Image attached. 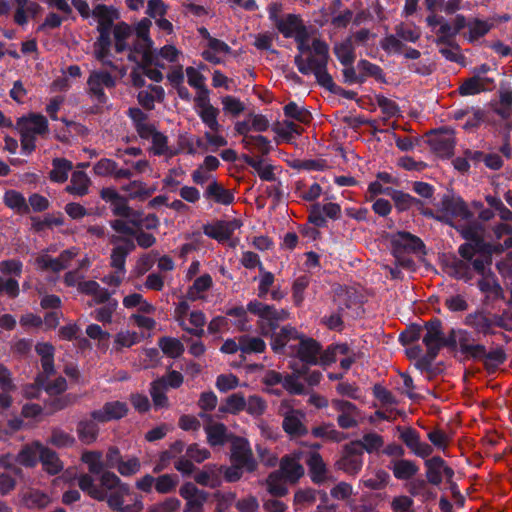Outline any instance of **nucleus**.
<instances>
[{
  "label": "nucleus",
  "instance_id": "12",
  "mask_svg": "<svg viewBox=\"0 0 512 512\" xmlns=\"http://www.w3.org/2000/svg\"><path fill=\"white\" fill-rule=\"evenodd\" d=\"M426 468V479L427 482L439 486L442 483L443 477L446 480L454 477V470L447 465L446 461L440 456H433L430 459H426L424 462Z\"/></svg>",
  "mask_w": 512,
  "mask_h": 512
},
{
  "label": "nucleus",
  "instance_id": "19",
  "mask_svg": "<svg viewBox=\"0 0 512 512\" xmlns=\"http://www.w3.org/2000/svg\"><path fill=\"white\" fill-rule=\"evenodd\" d=\"M422 342L426 347V350L432 349V351L440 352V342L443 335V324L439 318H432L426 321L423 325Z\"/></svg>",
  "mask_w": 512,
  "mask_h": 512
},
{
  "label": "nucleus",
  "instance_id": "45",
  "mask_svg": "<svg viewBox=\"0 0 512 512\" xmlns=\"http://www.w3.org/2000/svg\"><path fill=\"white\" fill-rule=\"evenodd\" d=\"M3 201L7 207L16 210L20 214H28L30 212V208L25 197L22 193L16 190L6 191Z\"/></svg>",
  "mask_w": 512,
  "mask_h": 512
},
{
  "label": "nucleus",
  "instance_id": "58",
  "mask_svg": "<svg viewBox=\"0 0 512 512\" xmlns=\"http://www.w3.org/2000/svg\"><path fill=\"white\" fill-rule=\"evenodd\" d=\"M283 111L286 117L301 123H308L311 119V113L306 108L298 106L294 101L287 103Z\"/></svg>",
  "mask_w": 512,
  "mask_h": 512
},
{
  "label": "nucleus",
  "instance_id": "64",
  "mask_svg": "<svg viewBox=\"0 0 512 512\" xmlns=\"http://www.w3.org/2000/svg\"><path fill=\"white\" fill-rule=\"evenodd\" d=\"M267 408L266 401L258 395H250L246 400V411L249 415L257 418L264 414Z\"/></svg>",
  "mask_w": 512,
  "mask_h": 512
},
{
  "label": "nucleus",
  "instance_id": "32",
  "mask_svg": "<svg viewBox=\"0 0 512 512\" xmlns=\"http://www.w3.org/2000/svg\"><path fill=\"white\" fill-rule=\"evenodd\" d=\"M135 243L132 239H124L123 245L115 246L111 252V266L117 270V272L124 274L126 272L125 263L126 258L130 252L135 249Z\"/></svg>",
  "mask_w": 512,
  "mask_h": 512
},
{
  "label": "nucleus",
  "instance_id": "1",
  "mask_svg": "<svg viewBox=\"0 0 512 512\" xmlns=\"http://www.w3.org/2000/svg\"><path fill=\"white\" fill-rule=\"evenodd\" d=\"M461 237L466 240L458 247L460 257L453 256L447 262L449 275L455 279L469 282L473 279L470 263L478 256L486 255L487 251L491 253V246L483 239V226L474 217L471 220L464 221L455 226Z\"/></svg>",
  "mask_w": 512,
  "mask_h": 512
},
{
  "label": "nucleus",
  "instance_id": "36",
  "mask_svg": "<svg viewBox=\"0 0 512 512\" xmlns=\"http://www.w3.org/2000/svg\"><path fill=\"white\" fill-rule=\"evenodd\" d=\"M146 12L156 20L159 29L169 32L173 30L172 23L163 17L166 14V5L162 0H149Z\"/></svg>",
  "mask_w": 512,
  "mask_h": 512
},
{
  "label": "nucleus",
  "instance_id": "53",
  "mask_svg": "<svg viewBox=\"0 0 512 512\" xmlns=\"http://www.w3.org/2000/svg\"><path fill=\"white\" fill-rule=\"evenodd\" d=\"M89 178L82 171H74L71 176V185L67 187L70 193L84 196L88 193Z\"/></svg>",
  "mask_w": 512,
  "mask_h": 512
},
{
  "label": "nucleus",
  "instance_id": "39",
  "mask_svg": "<svg viewBox=\"0 0 512 512\" xmlns=\"http://www.w3.org/2000/svg\"><path fill=\"white\" fill-rule=\"evenodd\" d=\"M389 468L398 480H410L419 471V467L412 460L399 459L391 462Z\"/></svg>",
  "mask_w": 512,
  "mask_h": 512
},
{
  "label": "nucleus",
  "instance_id": "7",
  "mask_svg": "<svg viewBox=\"0 0 512 512\" xmlns=\"http://www.w3.org/2000/svg\"><path fill=\"white\" fill-rule=\"evenodd\" d=\"M363 455L360 452L358 442H350L344 445L340 458L335 466L338 470L345 472L350 476H356L363 467Z\"/></svg>",
  "mask_w": 512,
  "mask_h": 512
},
{
  "label": "nucleus",
  "instance_id": "10",
  "mask_svg": "<svg viewBox=\"0 0 512 512\" xmlns=\"http://www.w3.org/2000/svg\"><path fill=\"white\" fill-rule=\"evenodd\" d=\"M231 462L244 466L247 472H254L257 469V462L253 456L252 449L247 439L235 437L231 443Z\"/></svg>",
  "mask_w": 512,
  "mask_h": 512
},
{
  "label": "nucleus",
  "instance_id": "42",
  "mask_svg": "<svg viewBox=\"0 0 512 512\" xmlns=\"http://www.w3.org/2000/svg\"><path fill=\"white\" fill-rule=\"evenodd\" d=\"M46 442L58 449H62L73 447L76 443V439L73 435L64 431L60 427H52L51 435Z\"/></svg>",
  "mask_w": 512,
  "mask_h": 512
},
{
  "label": "nucleus",
  "instance_id": "20",
  "mask_svg": "<svg viewBox=\"0 0 512 512\" xmlns=\"http://www.w3.org/2000/svg\"><path fill=\"white\" fill-rule=\"evenodd\" d=\"M305 414L300 410L290 409L284 415L282 421L283 430L291 437H302L308 434L307 427L303 424Z\"/></svg>",
  "mask_w": 512,
  "mask_h": 512
},
{
  "label": "nucleus",
  "instance_id": "21",
  "mask_svg": "<svg viewBox=\"0 0 512 512\" xmlns=\"http://www.w3.org/2000/svg\"><path fill=\"white\" fill-rule=\"evenodd\" d=\"M481 350L477 352L473 361H484V367L488 372H494L507 360V355L502 347H496L487 351L485 345L481 344Z\"/></svg>",
  "mask_w": 512,
  "mask_h": 512
},
{
  "label": "nucleus",
  "instance_id": "59",
  "mask_svg": "<svg viewBox=\"0 0 512 512\" xmlns=\"http://www.w3.org/2000/svg\"><path fill=\"white\" fill-rule=\"evenodd\" d=\"M242 143L246 149L255 147L262 155H268L272 150L271 141L262 135H253L243 138Z\"/></svg>",
  "mask_w": 512,
  "mask_h": 512
},
{
  "label": "nucleus",
  "instance_id": "51",
  "mask_svg": "<svg viewBox=\"0 0 512 512\" xmlns=\"http://www.w3.org/2000/svg\"><path fill=\"white\" fill-rule=\"evenodd\" d=\"M242 354L263 353L266 350V343L260 337L242 335L239 337Z\"/></svg>",
  "mask_w": 512,
  "mask_h": 512
},
{
  "label": "nucleus",
  "instance_id": "15",
  "mask_svg": "<svg viewBox=\"0 0 512 512\" xmlns=\"http://www.w3.org/2000/svg\"><path fill=\"white\" fill-rule=\"evenodd\" d=\"M136 38L133 40L129 48L128 59L137 64L149 65L152 63L151 48L153 41L149 37L150 34H135Z\"/></svg>",
  "mask_w": 512,
  "mask_h": 512
},
{
  "label": "nucleus",
  "instance_id": "40",
  "mask_svg": "<svg viewBox=\"0 0 512 512\" xmlns=\"http://www.w3.org/2000/svg\"><path fill=\"white\" fill-rule=\"evenodd\" d=\"M52 167L49 172L50 180L56 183H64L68 179L69 172L73 169V164L66 158H54Z\"/></svg>",
  "mask_w": 512,
  "mask_h": 512
},
{
  "label": "nucleus",
  "instance_id": "47",
  "mask_svg": "<svg viewBox=\"0 0 512 512\" xmlns=\"http://www.w3.org/2000/svg\"><path fill=\"white\" fill-rule=\"evenodd\" d=\"M166 389L165 378H158L151 383L150 395L156 408H164L168 406Z\"/></svg>",
  "mask_w": 512,
  "mask_h": 512
},
{
  "label": "nucleus",
  "instance_id": "25",
  "mask_svg": "<svg viewBox=\"0 0 512 512\" xmlns=\"http://www.w3.org/2000/svg\"><path fill=\"white\" fill-rule=\"evenodd\" d=\"M204 198L212 201L213 203L228 206L231 205L235 196L232 190L226 189L222 184L218 181L213 180L206 187L204 194Z\"/></svg>",
  "mask_w": 512,
  "mask_h": 512
},
{
  "label": "nucleus",
  "instance_id": "26",
  "mask_svg": "<svg viewBox=\"0 0 512 512\" xmlns=\"http://www.w3.org/2000/svg\"><path fill=\"white\" fill-rule=\"evenodd\" d=\"M464 323L471 327L476 333L483 336L494 335L489 314L484 310H477L465 317Z\"/></svg>",
  "mask_w": 512,
  "mask_h": 512
},
{
  "label": "nucleus",
  "instance_id": "31",
  "mask_svg": "<svg viewBox=\"0 0 512 512\" xmlns=\"http://www.w3.org/2000/svg\"><path fill=\"white\" fill-rule=\"evenodd\" d=\"M92 15L98 22V32H109L114 21L119 17V13L115 8L103 4L97 5L93 9Z\"/></svg>",
  "mask_w": 512,
  "mask_h": 512
},
{
  "label": "nucleus",
  "instance_id": "56",
  "mask_svg": "<svg viewBox=\"0 0 512 512\" xmlns=\"http://www.w3.org/2000/svg\"><path fill=\"white\" fill-rule=\"evenodd\" d=\"M81 460L87 464L91 474L98 475L105 468L102 461V452L100 451H86L82 454Z\"/></svg>",
  "mask_w": 512,
  "mask_h": 512
},
{
  "label": "nucleus",
  "instance_id": "4",
  "mask_svg": "<svg viewBox=\"0 0 512 512\" xmlns=\"http://www.w3.org/2000/svg\"><path fill=\"white\" fill-rule=\"evenodd\" d=\"M282 11L283 4L280 2H272L268 6L269 18L278 32H307L300 15L282 14Z\"/></svg>",
  "mask_w": 512,
  "mask_h": 512
},
{
  "label": "nucleus",
  "instance_id": "37",
  "mask_svg": "<svg viewBox=\"0 0 512 512\" xmlns=\"http://www.w3.org/2000/svg\"><path fill=\"white\" fill-rule=\"evenodd\" d=\"M391 199L394 201L395 207L399 212L408 211L412 208H416L417 210H421L424 206L423 201L409 193H405L401 190H396L393 188L390 195Z\"/></svg>",
  "mask_w": 512,
  "mask_h": 512
},
{
  "label": "nucleus",
  "instance_id": "8",
  "mask_svg": "<svg viewBox=\"0 0 512 512\" xmlns=\"http://www.w3.org/2000/svg\"><path fill=\"white\" fill-rule=\"evenodd\" d=\"M370 34H349L344 40L336 42L333 52L343 66L353 64L356 59L355 46L369 40Z\"/></svg>",
  "mask_w": 512,
  "mask_h": 512
},
{
  "label": "nucleus",
  "instance_id": "13",
  "mask_svg": "<svg viewBox=\"0 0 512 512\" xmlns=\"http://www.w3.org/2000/svg\"><path fill=\"white\" fill-rule=\"evenodd\" d=\"M399 438L410 451L418 457L427 458L433 453V448L426 442H422L419 432L412 427L398 426Z\"/></svg>",
  "mask_w": 512,
  "mask_h": 512
},
{
  "label": "nucleus",
  "instance_id": "22",
  "mask_svg": "<svg viewBox=\"0 0 512 512\" xmlns=\"http://www.w3.org/2000/svg\"><path fill=\"white\" fill-rule=\"evenodd\" d=\"M495 87V81L489 77H470L465 79L458 88L461 96H472L484 91L492 90Z\"/></svg>",
  "mask_w": 512,
  "mask_h": 512
},
{
  "label": "nucleus",
  "instance_id": "23",
  "mask_svg": "<svg viewBox=\"0 0 512 512\" xmlns=\"http://www.w3.org/2000/svg\"><path fill=\"white\" fill-rule=\"evenodd\" d=\"M442 207L447 215L452 218H459L462 221L471 220L474 216L461 197H445L442 200Z\"/></svg>",
  "mask_w": 512,
  "mask_h": 512
},
{
  "label": "nucleus",
  "instance_id": "62",
  "mask_svg": "<svg viewBox=\"0 0 512 512\" xmlns=\"http://www.w3.org/2000/svg\"><path fill=\"white\" fill-rule=\"evenodd\" d=\"M438 355L439 353L432 351V349L426 350V353L417 359L415 367L421 372L428 373L429 379H431L432 376L436 375L437 373L436 369L432 366V364Z\"/></svg>",
  "mask_w": 512,
  "mask_h": 512
},
{
  "label": "nucleus",
  "instance_id": "49",
  "mask_svg": "<svg viewBox=\"0 0 512 512\" xmlns=\"http://www.w3.org/2000/svg\"><path fill=\"white\" fill-rule=\"evenodd\" d=\"M311 434L315 438L327 439L334 442H340L345 439V435L336 430L332 423H324L322 425L313 427Z\"/></svg>",
  "mask_w": 512,
  "mask_h": 512
},
{
  "label": "nucleus",
  "instance_id": "54",
  "mask_svg": "<svg viewBox=\"0 0 512 512\" xmlns=\"http://www.w3.org/2000/svg\"><path fill=\"white\" fill-rule=\"evenodd\" d=\"M219 110L213 105L206 106L198 111V116L202 122L213 132H219L221 125L218 122Z\"/></svg>",
  "mask_w": 512,
  "mask_h": 512
},
{
  "label": "nucleus",
  "instance_id": "55",
  "mask_svg": "<svg viewBox=\"0 0 512 512\" xmlns=\"http://www.w3.org/2000/svg\"><path fill=\"white\" fill-rule=\"evenodd\" d=\"M354 442H358L362 455L364 451L367 453L376 452L384 444L383 437L377 433H367L363 436L362 440H355Z\"/></svg>",
  "mask_w": 512,
  "mask_h": 512
},
{
  "label": "nucleus",
  "instance_id": "35",
  "mask_svg": "<svg viewBox=\"0 0 512 512\" xmlns=\"http://www.w3.org/2000/svg\"><path fill=\"white\" fill-rule=\"evenodd\" d=\"M98 423L92 417L90 419H82L77 423L76 431L80 442L90 445L97 440L100 431Z\"/></svg>",
  "mask_w": 512,
  "mask_h": 512
},
{
  "label": "nucleus",
  "instance_id": "38",
  "mask_svg": "<svg viewBox=\"0 0 512 512\" xmlns=\"http://www.w3.org/2000/svg\"><path fill=\"white\" fill-rule=\"evenodd\" d=\"M309 468L310 478L315 484H322L325 481L327 471L322 456L318 452H311L306 459Z\"/></svg>",
  "mask_w": 512,
  "mask_h": 512
},
{
  "label": "nucleus",
  "instance_id": "61",
  "mask_svg": "<svg viewBox=\"0 0 512 512\" xmlns=\"http://www.w3.org/2000/svg\"><path fill=\"white\" fill-rule=\"evenodd\" d=\"M100 474V483L102 487L109 490L118 488L122 492L129 493V485L122 483L120 478L114 472L102 471Z\"/></svg>",
  "mask_w": 512,
  "mask_h": 512
},
{
  "label": "nucleus",
  "instance_id": "46",
  "mask_svg": "<svg viewBox=\"0 0 512 512\" xmlns=\"http://www.w3.org/2000/svg\"><path fill=\"white\" fill-rule=\"evenodd\" d=\"M246 408V399L243 393H233L229 395L225 400V405L219 407V411L222 413H229L237 415L244 411Z\"/></svg>",
  "mask_w": 512,
  "mask_h": 512
},
{
  "label": "nucleus",
  "instance_id": "33",
  "mask_svg": "<svg viewBox=\"0 0 512 512\" xmlns=\"http://www.w3.org/2000/svg\"><path fill=\"white\" fill-rule=\"evenodd\" d=\"M480 346V343H475L472 332L458 329V349L466 360H474L477 352L481 350Z\"/></svg>",
  "mask_w": 512,
  "mask_h": 512
},
{
  "label": "nucleus",
  "instance_id": "60",
  "mask_svg": "<svg viewBox=\"0 0 512 512\" xmlns=\"http://www.w3.org/2000/svg\"><path fill=\"white\" fill-rule=\"evenodd\" d=\"M41 7L36 2H31L28 6L17 7L14 14V21L20 26L28 22L29 18H35L40 12Z\"/></svg>",
  "mask_w": 512,
  "mask_h": 512
},
{
  "label": "nucleus",
  "instance_id": "27",
  "mask_svg": "<svg viewBox=\"0 0 512 512\" xmlns=\"http://www.w3.org/2000/svg\"><path fill=\"white\" fill-rule=\"evenodd\" d=\"M17 128L33 135H43L48 131V120L41 114L32 113L28 117L19 118Z\"/></svg>",
  "mask_w": 512,
  "mask_h": 512
},
{
  "label": "nucleus",
  "instance_id": "29",
  "mask_svg": "<svg viewBox=\"0 0 512 512\" xmlns=\"http://www.w3.org/2000/svg\"><path fill=\"white\" fill-rule=\"evenodd\" d=\"M456 34H441L439 38H437L436 44L438 47L439 53L446 59L455 63H463L465 57L459 53V47L457 45H453V36Z\"/></svg>",
  "mask_w": 512,
  "mask_h": 512
},
{
  "label": "nucleus",
  "instance_id": "28",
  "mask_svg": "<svg viewBox=\"0 0 512 512\" xmlns=\"http://www.w3.org/2000/svg\"><path fill=\"white\" fill-rule=\"evenodd\" d=\"M35 445L40 448L39 461L43 465L44 470L50 475L60 473L64 465L58 454L42 443H36Z\"/></svg>",
  "mask_w": 512,
  "mask_h": 512
},
{
  "label": "nucleus",
  "instance_id": "41",
  "mask_svg": "<svg viewBox=\"0 0 512 512\" xmlns=\"http://www.w3.org/2000/svg\"><path fill=\"white\" fill-rule=\"evenodd\" d=\"M41 443L38 440L33 441L31 444H27L22 447V449L19 451V453L16 456V461L22 466L25 467H35L38 460H39V454H40V448L37 447L35 444Z\"/></svg>",
  "mask_w": 512,
  "mask_h": 512
},
{
  "label": "nucleus",
  "instance_id": "34",
  "mask_svg": "<svg viewBox=\"0 0 512 512\" xmlns=\"http://www.w3.org/2000/svg\"><path fill=\"white\" fill-rule=\"evenodd\" d=\"M276 472H280L285 480L296 483L304 475V468L296 459L284 456L281 459L280 468Z\"/></svg>",
  "mask_w": 512,
  "mask_h": 512
},
{
  "label": "nucleus",
  "instance_id": "24",
  "mask_svg": "<svg viewBox=\"0 0 512 512\" xmlns=\"http://www.w3.org/2000/svg\"><path fill=\"white\" fill-rule=\"evenodd\" d=\"M420 34H387L381 42V48L388 54H402L405 48L404 41L415 43Z\"/></svg>",
  "mask_w": 512,
  "mask_h": 512
},
{
  "label": "nucleus",
  "instance_id": "5",
  "mask_svg": "<svg viewBox=\"0 0 512 512\" xmlns=\"http://www.w3.org/2000/svg\"><path fill=\"white\" fill-rule=\"evenodd\" d=\"M294 63L298 71L303 75L313 74L316 78V82L322 86L329 78L327 66L328 62L315 56L312 52L307 53V56L296 55Z\"/></svg>",
  "mask_w": 512,
  "mask_h": 512
},
{
  "label": "nucleus",
  "instance_id": "16",
  "mask_svg": "<svg viewBox=\"0 0 512 512\" xmlns=\"http://www.w3.org/2000/svg\"><path fill=\"white\" fill-rule=\"evenodd\" d=\"M128 405L122 401L106 402L102 408L90 412V417L99 423H107L124 418L128 414Z\"/></svg>",
  "mask_w": 512,
  "mask_h": 512
},
{
  "label": "nucleus",
  "instance_id": "43",
  "mask_svg": "<svg viewBox=\"0 0 512 512\" xmlns=\"http://www.w3.org/2000/svg\"><path fill=\"white\" fill-rule=\"evenodd\" d=\"M78 486L83 492L97 501H104L107 497L106 491L96 486L94 479L89 474L80 475L78 478Z\"/></svg>",
  "mask_w": 512,
  "mask_h": 512
},
{
  "label": "nucleus",
  "instance_id": "14",
  "mask_svg": "<svg viewBox=\"0 0 512 512\" xmlns=\"http://www.w3.org/2000/svg\"><path fill=\"white\" fill-rule=\"evenodd\" d=\"M425 248L423 241L406 231H398L391 236L392 253H419Z\"/></svg>",
  "mask_w": 512,
  "mask_h": 512
},
{
  "label": "nucleus",
  "instance_id": "3",
  "mask_svg": "<svg viewBox=\"0 0 512 512\" xmlns=\"http://www.w3.org/2000/svg\"><path fill=\"white\" fill-rule=\"evenodd\" d=\"M247 310L259 317L260 334L266 338L279 328L280 322L289 317V313L285 309H277L274 305H268L256 299L247 304Z\"/></svg>",
  "mask_w": 512,
  "mask_h": 512
},
{
  "label": "nucleus",
  "instance_id": "30",
  "mask_svg": "<svg viewBox=\"0 0 512 512\" xmlns=\"http://www.w3.org/2000/svg\"><path fill=\"white\" fill-rule=\"evenodd\" d=\"M267 338L271 339L270 345L273 352L276 354H283L286 344L291 339L300 338V335L296 328L292 327L291 325H285L280 329L279 332L275 331Z\"/></svg>",
  "mask_w": 512,
  "mask_h": 512
},
{
  "label": "nucleus",
  "instance_id": "11",
  "mask_svg": "<svg viewBox=\"0 0 512 512\" xmlns=\"http://www.w3.org/2000/svg\"><path fill=\"white\" fill-rule=\"evenodd\" d=\"M179 494L186 500L183 512H204L208 492L200 490L192 482H186L180 487Z\"/></svg>",
  "mask_w": 512,
  "mask_h": 512
},
{
  "label": "nucleus",
  "instance_id": "9",
  "mask_svg": "<svg viewBox=\"0 0 512 512\" xmlns=\"http://www.w3.org/2000/svg\"><path fill=\"white\" fill-rule=\"evenodd\" d=\"M87 85L91 97H94L99 104L104 105L108 101L104 87L108 89L114 88L116 86V79L108 71H93L87 80Z\"/></svg>",
  "mask_w": 512,
  "mask_h": 512
},
{
  "label": "nucleus",
  "instance_id": "52",
  "mask_svg": "<svg viewBox=\"0 0 512 512\" xmlns=\"http://www.w3.org/2000/svg\"><path fill=\"white\" fill-rule=\"evenodd\" d=\"M77 401V396L74 394H65L62 396L54 397L45 403L47 414L52 415L58 411L73 405Z\"/></svg>",
  "mask_w": 512,
  "mask_h": 512
},
{
  "label": "nucleus",
  "instance_id": "2",
  "mask_svg": "<svg viewBox=\"0 0 512 512\" xmlns=\"http://www.w3.org/2000/svg\"><path fill=\"white\" fill-rule=\"evenodd\" d=\"M492 254L487 251L486 255L478 256L473 263H470L472 273L482 276L477 282L478 289L485 294L492 295L493 300H504L505 294L497 276L491 270Z\"/></svg>",
  "mask_w": 512,
  "mask_h": 512
},
{
  "label": "nucleus",
  "instance_id": "57",
  "mask_svg": "<svg viewBox=\"0 0 512 512\" xmlns=\"http://www.w3.org/2000/svg\"><path fill=\"white\" fill-rule=\"evenodd\" d=\"M268 492L276 497H283L288 493V488L285 485L284 478L280 472H272L267 478Z\"/></svg>",
  "mask_w": 512,
  "mask_h": 512
},
{
  "label": "nucleus",
  "instance_id": "17",
  "mask_svg": "<svg viewBox=\"0 0 512 512\" xmlns=\"http://www.w3.org/2000/svg\"><path fill=\"white\" fill-rule=\"evenodd\" d=\"M240 226L241 224L237 220H217L214 224H204L203 233L219 243H224L232 237L234 231Z\"/></svg>",
  "mask_w": 512,
  "mask_h": 512
},
{
  "label": "nucleus",
  "instance_id": "63",
  "mask_svg": "<svg viewBox=\"0 0 512 512\" xmlns=\"http://www.w3.org/2000/svg\"><path fill=\"white\" fill-rule=\"evenodd\" d=\"M376 103L381 109L382 113L386 116L385 120L400 116L401 111L399 105L384 95H376Z\"/></svg>",
  "mask_w": 512,
  "mask_h": 512
},
{
  "label": "nucleus",
  "instance_id": "18",
  "mask_svg": "<svg viewBox=\"0 0 512 512\" xmlns=\"http://www.w3.org/2000/svg\"><path fill=\"white\" fill-rule=\"evenodd\" d=\"M296 355L306 365L319 364V355L322 350L321 344L309 337L300 335Z\"/></svg>",
  "mask_w": 512,
  "mask_h": 512
},
{
  "label": "nucleus",
  "instance_id": "44",
  "mask_svg": "<svg viewBox=\"0 0 512 512\" xmlns=\"http://www.w3.org/2000/svg\"><path fill=\"white\" fill-rule=\"evenodd\" d=\"M158 346L166 356L173 359L179 358L185 351L184 345L179 339L169 336L159 338Z\"/></svg>",
  "mask_w": 512,
  "mask_h": 512
},
{
  "label": "nucleus",
  "instance_id": "6",
  "mask_svg": "<svg viewBox=\"0 0 512 512\" xmlns=\"http://www.w3.org/2000/svg\"><path fill=\"white\" fill-rule=\"evenodd\" d=\"M427 143L433 153L442 159H449L454 155L456 139L452 130L440 128L430 131Z\"/></svg>",
  "mask_w": 512,
  "mask_h": 512
},
{
  "label": "nucleus",
  "instance_id": "48",
  "mask_svg": "<svg viewBox=\"0 0 512 512\" xmlns=\"http://www.w3.org/2000/svg\"><path fill=\"white\" fill-rule=\"evenodd\" d=\"M207 441L212 446H222L227 441V427L223 423H216L205 427Z\"/></svg>",
  "mask_w": 512,
  "mask_h": 512
},
{
  "label": "nucleus",
  "instance_id": "50",
  "mask_svg": "<svg viewBox=\"0 0 512 512\" xmlns=\"http://www.w3.org/2000/svg\"><path fill=\"white\" fill-rule=\"evenodd\" d=\"M357 70L360 72V75L364 78V82L368 77H373L375 80L380 82H385V76L382 68L374 64L368 60L361 59L357 63Z\"/></svg>",
  "mask_w": 512,
  "mask_h": 512
}]
</instances>
